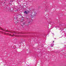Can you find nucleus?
<instances>
[{"mask_svg":"<svg viewBox=\"0 0 66 66\" xmlns=\"http://www.w3.org/2000/svg\"><path fill=\"white\" fill-rule=\"evenodd\" d=\"M4 8L5 9L7 8V9H8V11H9L11 12H12V11H13V7L9 8V7L6 6H6H4Z\"/></svg>","mask_w":66,"mask_h":66,"instance_id":"f257e3e1","label":"nucleus"},{"mask_svg":"<svg viewBox=\"0 0 66 66\" xmlns=\"http://www.w3.org/2000/svg\"><path fill=\"white\" fill-rule=\"evenodd\" d=\"M26 19H27V21H29V23L33 21V20H32V19L29 18V15H27L26 16Z\"/></svg>","mask_w":66,"mask_h":66,"instance_id":"f03ea898","label":"nucleus"},{"mask_svg":"<svg viewBox=\"0 0 66 66\" xmlns=\"http://www.w3.org/2000/svg\"><path fill=\"white\" fill-rule=\"evenodd\" d=\"M22 24H21L22 26H23V25H25V26H27V25H28V24H27V22H22L21 23Z\"/></svg>","mask_w":66,"mask_h":66,"instance_id":"7ed1b4c3","label":"nucleus"},{"mask_svg":"<svg viewBox=\"0 0 66 66\" xmlns=\"http://www.w3.org/2000/svg\"><path fill=\"white\" fill-rule=\"evenodd\" d=\"M30 12V11H25L24 12V14H28V13H29Z\"/></svg>","mask_w":66,"mask_h":66,"instance_id":"20e7f679","label":"nucleus"},{"mask_svg":"<svg viewBox=\"0 0 66 66\" xmlns=\"http://www.w3.org/2000/svg\"><path fill=\"white\" fill-rule=\"evenodd\" d=\"M36 12H34V15H32L31 16L32 17H34V16H36Z\"/></svg>","mask_w":66,"mask_h":66,"instance_id":"39448f33","label":"nucleus"},{"mask_svg":"<svg viewBox=\"0 0 66 66\" xmlns=\"http://www.w3.org/2000/svg\"><path fill=\"white\" fill-rule=\"evenodd\" d=\"M13 34V35H12L11 34H9V35L10 36H14V34Z\"/></svg>","mask_w":66,"mask_h":66,"instance_id":"423d86ee","label":"nucleus"},{"mask_svg":"<svg viewBox=\"0 0 66 66\" xmlns=\"http://www.w3.org/2000/svg\"><path fill=\"white\" fill-rule=\"evenodd\" d=\"M23 21V19H21V20H20V21L21 22H22Z\"/></svg>","mask_w":66,"mask_h":66,"instance_id":"0eeeda50","label":"nucleus"},{"mask_svg":"<svg viewBox=\"0 0 66 66\" xmlns=\"http://www.w3.org/2000/svg\"><path fill=\"white\" fill-rule=\"evenodd\" d=\"M53 45H54V44L52 43L51 44V47H53Z\"/></svg>","mask_w":66,"mask_h":66,"instance_id":"6e6552de","label":"nucleus"},{"mask_svg":"<svg viewBox=\"0 0 66 66\" xmlns=\"http://www.w3.org/2000/svg\"><path fill=\"white\" fill-rule=\"evenodd\" d=\"M18 22H17V21H16L15 22V23L16 24V23H18Z\"/></svg>","mask_w":66,"mask_h":66,"instance_id":"1a4fd4ad","label":"nucleus"},{"mask_svg":"<svg viewBox=\"0 0 66 66\" xmlns=\"http://www.w3.org/2000/svg\"><path fill=\"white\" fill-rule=\"evenodd\" d=\"M15 11L16 12V11H18V9H16Z\"/></svg>","mask_w":66,"mask_h":66,"instance_id":"9d476101","label":"nucleus"},{"mask_svg":"<svg viewBox=\"0 0 66 66\" xmlns=\"http://www.w3.org/2000/svg\"><path fill=\"white\" fill-rule=\"evenodd\" d=\"M23 18V17L22 16L21 18Z\"/></svg>","mask_w":66,"mask_h":66,"instance_id":"9b49d317","label":"nucleus"},{"mask_svg":"<svg viewBox=\"0 0 66 66\" xmlns=\"http://www.w3.org/2000/svg\"><path fill=\"white\" fill-rule=\"evenodd\" d=\"M1 30H3V29H2Z\"/></svg>","mask_w":66,"mask_h":66,"instance_id":"f8f14e48","label":"nucleus"},{"mask_svg":"<svg viewBox=\"0 0 66 66\" xmlns=\"http://www.w3.org/2000/svg\"><path fill=\"white\" fill-rule=\"evenodd\" d=\"M16 47V46H14V47Z\"/></svg>","mask_w":66,"mask_h":66,"instance_id":"ddd939ff","label":"nucleus"},{"mask_svg":"<svg viewBox=\"0 0 66 66\" xmlns=\"http://www.w3.org/2000/svg\"><path fill=\"white\" fill-rule=\"evenodd\" d=\"M21 25L22 26V27H23V26H24V25H23H23Z\"/></svg>","mask_w":66,"mask_h":66,"instance_id":"4468645a","label":"nucleus"},{"mask_svg":"<svg viewBox=\"0 0 66 66\" xmlns=\"http://www.w3.org/2000/svg\"><path fill=\"white\" fill-rule=\"evenodd\" d=\"M6 32H9L8 31H6Z\"/></svg>","mask_w":66,"mask_h":66,"instance_id":"2eb2a0df","label":"nucleus"},{"mask_svg":"<svg viewBox=\"0 0 66 66\" xmlns=\"http://www.w3.org/2000/svg\"><path fill=\"white\" fill-rule=\"evenodd\" d=\"M54 41H53V43H54Z\"/></svg>","mask_w":66,"mask_h":66,"instance_id":"dca6fc26","label":"nucleus"},{"mask_svg":"<svg viewBox=\"0 0 66 66\" xmlns=\"http://www.w3.org/2000/svg\"><path fill=\"white\" fill-rule=\"evenodd\" d=\"M14 33L16 34V33H16L15 32H14Z\"/></svg>","mask_w":66,"mask_h":66,"instance_id":"f3484780","label":"nucleus"},{"mask_svg":"<svg viewBox=\"0 0 66 66\" xmlns=\"http://www.w3.org/2000/svg\"><path fill=\"white\" fill-rule=\"evenodd\" d=\"M5 1H6V0H5Z\"/></svg>","mask_w":66,"mask_h":66,"instance_id":"a211bd4d","label":"nucleus"},{"mask_svg":"<svg viewBox=\"0 0 66 66\" xmlns=\"http://www.w3.org/2000/svg\"><path fill=\"white\" fill-rule=\"evenodd\" d=\"M4 3H5V2H4Z\"/></svg>","mask_w":66,"mask_h":66,"instance_id":"6ab92c4d","label":"nucleus"},{"mask_svg":"<svg viewBox=\"0 0 66 66\" xmlns=\"http://www.w3.org/2000/svg\"><path fill=\"white\" fill-rule=\"evenodd\" d=\"M20 19H21V18H20Z\"/></svg>","mask_w":66,"mask_h":66,"instance_id":"aec40b11","label":"nucleus"}]
</instances>
